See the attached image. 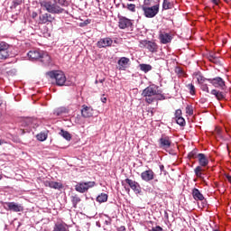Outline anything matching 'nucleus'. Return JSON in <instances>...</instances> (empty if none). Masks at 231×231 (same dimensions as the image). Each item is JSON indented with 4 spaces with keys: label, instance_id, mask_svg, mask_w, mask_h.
Listing matches in <instances>:
<instances>
[{
    "label": "nucleus",
    "instance_id": "nucleus-1",
    "mask_svg": "<svg viewBox=\"0 0 231 231\" xmlns=\"http://www.w3.org/2000/svg\"><path fill=\"white\" fill-rule=\"evenodd\" d=\"M199 161V166L194 169L195 176L199 180H205V168L208 166V156L205 153H199L197 155Z\"/></svg>",
    "mask_w": 231,
    "mask_h": 231
},
{
    "label": "nucleus",
    "instance_id": "nucleus-2",
    "mask_svg": "<svg viewBox=\"0 0 231 231\" xmlns=\"http://www.w3.org/2000/svg\"><path fill=\"white\" fill-rule=\"evenodd\" d=\"M142 97L145 98V102L147 104H152L154 100H163L165 99V97L163 95L158 96V92H156V89L152 87H148L143 89L142 93Z\"/></svg>",
    "mask_w": 231,
    "mask_h": 231
},
{
    "label": "nucleus",
    "instance_id": "nucleus-3",
    "mask_svg": "<svg viewBox=\"0 0 231 231\" xmlns=\"http://www.w3.org/2000/svg\"><path fill=\"white\" fill-rule=\"evenodd\" d=\"M48 75L52 80H55L56 86H69L66 81V74L61 70H51L48 72Z\"/></svg>",
    "mask_w": 231,
    "mask_h": 231
},
{
    "label": "nucleus",
    "instance_id": "nucleus-4",
    "mask_svg": "<svg viewBox=\"0 0 231 231\" xmlns=\"http://www.w3.org/2000/svg\"><path fill=\"white\" fill-rule=\"evenodd\" d=\"M142 11L143 12L144 17L147 19H152L153 17H156L158 14L160 13V0H156L154 2V5L148 7H141Z\"/></svg>",
    "mask_w": 231,
    "mask_h": 231
},
{
    "label": "nucleus",
    "instance_id": "nucleus-5",
    "mask_svg": "<svg viewBox=\"0 0 231 231\" xmlns=\"http://www.w3.org/2000/svg\"><path fill=\"white\" fill-rule=\"evenodd\" d=\"M40 5L42 8L49 12V14H62L64 9L60 7L59 5L51 3V1H41Z\"/></svg>",
    "mask_w": 231,
    "mask_h": 231
},
{
    "label": "nucleus",
    "instance_id": "nucleus-6",
    "mask_svg": "<svg viewBox=\"0 0 231 231\" xmlns=\"http://www.w3.org/2000/svg\"><path fill=\"white\" fill-rule=\"evenodd\" d=\"M12 55V51L10 44L5 42H0V60H6V59H10Z\"/></svg>",
    "mask_w": 231,
    "mask_h": 231
},
{
    "label": "nucleus",
    "instance_id": "nucleus-7",
    "mask_svg": "<svg viewBox=\"0 0 231 231\" xmlns=\"http://www.w3.org/2000/svg\"><path fill=\"white\" fill-rule=\"evenodd\" d=\"M97 185V182L95 181H88V182H79L75 189L77 192H80V194H84V192H88L89 189H93Z\"/></svg>",
    "mask_w": 231,
    "mask_h": 231
},
{
    "label": "nucleus",
    "instance_id": "nucleus-8",
    "mask_svg": "<svg viewBox=\"0 0 231 231\" xmlns=\"http://www.w3.org/2000/svg\"><path fill=\"white\" fill-rule=\"evenodd\" d=\"M158 143L160 149H162V151H169L172 145V140H171L169 135H162L158 141Z\"/></svg>",
    "mask_w": 231,
    "mask_h": 231
},
{
    "label": "nucleus",
    "instance_id": "nucleus-9",
    "mask_svg": "<svg viewBox=\"0 0 231 231\" xmlns=\"http://www.w3.org/2000/svg\"><path fill=\"white\" fill-rule=\"evenodd\" d=\"M172 39H174L172 32L163 30L159 32V40L161 44H170V42H172Z\"/></svg>",
    "mask_w": 231,
    "mask_h": 231
},
{
    "label": "nucleus",
    "instance_id": "nucleus-10",
    "mask_svg": "<svg viewBox=\"0 0 231 231\" xmlns=\"http://www.w3.org/2000/svg\"><path fill=\"white\" fill-rule=\"evenodd\" d=\"M4 208L5 210H11L12 212H23L24 210L23 205L17 204L15 202H5Z\"/></svg>",
    "mask_w": 231,
    "mask_h": 231
},
{
    "label": "nucleus",
    "instance_id": "nucleus-11",
    "mask_svg": "<svg viewBox=\"0 0 231 231\" xmlns=\"http://www.w3.org/2000/svg\"><path fill=\"white\" fill-rule=\"evenodd\" d=\"M118 19V27L120 30H125V28H131L133 26V22L131 19L125 16H119Z\"/></svg>",
    "mask_w": 231,
    "mask_h": 231
},
{
    "label": "nucleus",
    "instance_id": "nucleus-12",
    "mask_svg": "<svg viewBox=\"0 0 231 231\" xmlns=\"http://www.w3.org/2000/svg\"><path fill=\"white\" fill-rule=\"evenodd\" d=\"M156 178V174L152 169H148L141 173V179L143 181H146L149 183V181H152Z\"/></svg>",
    "mask_w": 231,
    "mask_h": 231
},
{
    "label": "nucleus",
    "instance_id": "nucleus-13",
    "mask_svg": "<svg viewBox=\"0 0 231 231\" xmlns=\"http://www.w3.org/2000/svg\"><path fill=\"white\" fill-rule=\"evenodd\" d=\"M208 82H209V84H212L214 88H217L218 89H225V80L219 77H217L215 79H208Z\"/></svg>",
    "mask_w": 231,
    "mask_h": 231
},
{
    "label": "nucleus",
    "instance_id": "nucleus-14",
    "mask_svg": "<svg viewBox=\"0 0 231 231\" xmlns=\"http://www.w3.org/2000/svg\"><path fill=\"white\" fill-rule=\"evenodd\" d=\"M125 183L129 185L130 189L135 192V194H140L142 192V188L140 187V184L136 182L135 180H133L131 179H125Z\"/></svg>",
    "mask_w": 231,
    "mask_h": 231
},
{
    "label": "nucleus",
    "instance_id": "nucleus-15",
    "mask_svg": "<svg viewBox=\"0 0 231 231\" xmlns=\"http://www.w3.org/2000/svg\"><path fill=\"white\" fill-rule=\"evenodd\" d=\"M97 48H111L113 46V39L109 37L101 38L97 43Z\"/></svg>",
    "mask_w": 231,
    "mask_h": 231
},
{
    "label": "nucleus",
    "instance_id": "nucleus-16",
    "mask_svg": "<svg viewBox=\"0 0 231 231\" xmlns=\"http://www.w3.org/2000/svg\"><path fill=\"white\" fill-rule=\"evenodd\" d=\"M141 44H143V46H144V48H146V50H149V51H151L152 53H156V51H158V44H156V42H154L143 41Z\"/></svg>",
    "mask_w": 231,
    "mask_h": 231
},
{
    "label": "nucleus",
    "instance_id": "nucleus-17",
    "mask_svg": "<svg viewBox=\"0 0 231 231\" xmlns=\"http://www.w3.org/2000/svg\"><path fill=\"white\" fill-rule=\"evenodd\" d=\"M53 19L55 18L48 13L42 14L39 16V24H48V23H52Z\"/></svg>",
    "mask_w": 231,
    "mask_h": 231
},
{
    "label": "nucleus",
    "instance_id": "nucleus-18",
    "mask_svg": "<svg viewBox=\"0 0 231 231\" xmlns=\"http://www.w3.org/2000/svg\"><path fill=\"white\" fill-rule=\"evenodd\" d=\"M42 55V51L39 49L32 50L27 53V57L30 59V60H39Z\"/></svg>",
    "mask_w": 231,
    "mask_h": 231
},
{
    "label": "nucleus",
    "instance_id": "nucleus-19",
    "mask_svg": "<svg viewBox=\"0 0 231 231\" xmlns=\"http://www.w3.org/2000/svg\"><path fill=\"white\" fill-rule=\"evenodd\" d=\"M81 109V115L84 118H91L93 116V108L84 105Z\"/></svg>",
    "mask_w": 231,
    "mask_h": 231
},
{
    "label": "nucleus",
    "instance_id": "nucleus-20",
    "mask_svg": "<svg viewBox=\"0 0 231 231\" xmlns=\"http://www.w3.org/2000/svg\"><path fill=\"white\" fill-rule=\"evenodd\" d=\"M40 60L44 66H50V64H51V57L48 55V52H44L43 51L42 52Z\"/></svg>",
    "mask_w": 231,
    "mask_h": 231
},
{
    "label": "nucleus",
    "instance_id": "nucleus-21",
    "mask_svg": "<svg viewBox=\"0 0 231 231\" xmlns=\"http://www.w3.org/2000/svg\"><path fill=\"white\" fill-rule=\"evenodd\" d=\"M129 62H130L129 58H125V57L120 58V60L117 61L119 69L121 71H125V69L127 68V64H129Z\"/></svg>",
    "mask_w": 231,
    "mask_h": 231
},
{
    "label": "nucleus",
    "instance_id": "nucleus-22",
    "mask_svg": "<svg viewBox=\"0 0 231 231\" xmlns=\"http://www.w3.org/2000/svg\"><path fill=\"white\" fill-rule=\"evenodd\" d=\"M192 197L195 201H203V199H205L203 194L196 188L192 189Z\"/></svg>",
    "mask_w": 231,
    "mask_h": 231
},
{
    "label": "nucleus",
    "instance_id": "nucleus-23",
    "mask_svg": "<svg viewBox=\"0 0 231 231\" xmlns=\"http://www.w3.org/2000/svg\"><path fill=\"white\" fill-rule=\"evenodd\" d=\"M69 109L64 106H60L56 110H54V115L56 116H66V115H69Z\"/></svg>",
    "mask_w": 231,
    "mask_h": 231
},
{
    "label": "nucleus",
    "instance_id": "nucleus-24",
    "mask_svg": "<svg viewBox=\"0 0 231 231\" xmlns=\"http://www.w3.org/2000/svg\"><path fill=\"white\" fill-rule=\"evenodd\" d=\"M52 231H69L68 226L64 222L55 224Z\"/></svg>",
    "mask_w": 231,
    "mask_h": 231
},
{
    "label": "nucleus",
    "instance_id": "nucleus-25",
    "mask_svg": "<svg viewBox=\"0 0 231 231\" xmlns=\"http://www.w3.org/2000/svg\"><path fill=\"white\" fill-rule=\"evenodd\" d=\"M211 95H214L216 97L217 100H225V93L213 89L211 90Z\"/></svg>",
    "mask_w": 231,
    "mask_h": 231
},
{
    "label": "nucleus",
    "instance_id": "nucleus-26",
    "mask_svg": "<svg viewBox=\"0 0 231 231\" xmlns=\"http://www.w3.org/2000/svg\"><path fill=\"white\" fill-rule=\"evenodd\" d=\"M122 7L123 8H126V10H128L129 12H132L133 14H134V12H136V5L134 4H122Z\"/></svg>",
    "mask_w": 231,
    "mask_h": 231
},
{
    "label": "nucleus",
    "instance_id": "nucleus-27",
    "mask_svg": "<svg viewBox=\"0 0 231 231\" xmlns=\"http://www.w3.org/2000/svg\"><path fill=\"white\" fill-rule=\"evenodd\" d=\"M139 68L141 71H143L144 73H148V71H151V69H152V66H151L150 64H140Z\"/></svg>",
    "mask_w": 231,
    "mask_h": 231
},
{
    "label": "nucleus",
    "instance_id": "nucleus-28",
    "mask_svg": "<svg viewBox=\"0 0 231 231\" xmlns=\"http://www.w3.org/2000/svg\"><path fill=\"white\" fill-rule=\"evenodd\" d=\"M60 136H62L67 142L71 141V134L68 131L60 130Z\"/></svg>",
    "mask_w": 231,
    "mask_h": 231
},
{
    "label": "nucleus",
    "instance_id": "nucleus-29",
    "mask_svg": "<svg viewBox=\"0 0 231 231\" xmlns=\"http://www.w3.org/2000/svg\"><path fill=\"white\" fill-rule=\"evenodd\" d=\"M36 138L39 140V142H45V140L48 139V133L42 132L36 135Z\"/></svg>",
    "mask_w": 231,
    "mask_h": 231
},
{
    "label": "nucleus",
    "instance_id": "nucleus-30",
    "mask_svg": "<svg viewBox=\"0 0 231 231\" xmlns=\"http://www.w3.org/2000/svg\"><path fill=\"white\" fill-rule=\"evenodd\" d=\"M196 79H197L199 84H200V85H201V84H205L206 82H208V79L203 77V76H202L201 74H199V73H197V74H196Z\"/></svg>",
    "mask_w": 231,
    "mask_h": 231
},
{
    "label": "nucleus",
    "instance_id": "nucleus-31",
    "mask_svg": "<svg viewBox=\"0 0 231 231\" xmlns=\"http://www.w3.org/2000/svg\"><path fill=\"white\" fill-rule=\"evenodd\" d=\"M97 203H106V201H107V194L101 193L99 196H97Z\"/></svg>",
    "mask_w": 231,
    "mask_h": 231
},
{
    "label": "nucleus",
    "instance_id": "nucleus-32",
    "mask_svg": "<svg viewBox=\"0 0 231 231\" xmlns=\"http://www.w3.org/2000/svg\"><path fill=\"white\" fill-rule=\"evenodd\" d=\"M171 8H172V3H171V0H163L162 10H171Z\"/></svg>",
    "mask_w": 231,
    "mask_h": 231
},
{
    "label": "nucleus",
    "instance_id": "nucleus-33",
    "mask_svg": "<svg viewBox=\"0 0 231 231\" xmlns=\"http://www.w3.org/2000/svg\"><path fill=\"white\" fill-rule=\"evenodd\" d=\"M71 202H72L74 208H77V205H79V203H80V197H79L77 195L72 196Z\"/></svg>",
    "mask_w": 231,
    "mask_h": 231
},
{
    "label": "nucleus",
    "instance_id": "nucleus-34",
    "mask_svg": "<svg viewBox=\"0 0 231 231\" xmlns=\"http://www.w3.org/2000/svg\"><path fill=\"white\" fill-rule=\"evenodd\" d=\"M49 185H50V189H62V184H60V182L51 181Z\"/></svg>",
    "mask_w": 231,
    "mask_h": 231
},
{
    "label": "nucleus",
    "instance_id": "nucleus-35",
    "mask_svg": "<svg viewBox=\"0 0 231 231\" xmlns=\"http://www.w3.org/2000/svg\"><path fill=\"white\" fill-rule=\"evenodd\" d=\"M186 115L188 116H192V115H194V106H192L191 105H188L186 106Z\"/></svg>",
    "mask_w": 231,
    "mask_h": 231
},
{
    "label": "nucleus",
    "instance_id": "nucleus-36",
    "mask_svg": "<svg viewBox=\"0 0 231 231\" xmlns=\"http://www.w3.org/2000/svg\"><path fill=\"white\" fill-rule=\"evenodd\" d=\"M153 4H154V0H143V4L141 6V8L152 6Z\"/></svg>",
    "mask_w": 231,
    "mask_h": 231
},
{
    "label": "nucleus",
    "instance_id": "nucleus-37",
    "mask_svg": "<svg viewBox=\"0 0 231 231\" xmlns=\"http://www.w3.org/2000/svg\"><path fill=\"white\" fill-rule=\"evenodd\" d=\"M175 121L178 124V125H180V127H185V125H186L185 118L179 117L178 119H175Z\"/></svg>",
    "mask_w": 231,
    "mask_h": 231
},
{
    "label": "nucleus",
    "instance_id": "nucleus-38",
    "mask_svg": "<svg viewBox=\"0 0 231 231\" xmlns=\"http://www.w3.org/2000/svg\"><path fill=\"white\" fill-rule=\"evenodd\" d=\"M183 113L181 112V109H177L174 114V120H178L179 118L183 117Z\"/></svg>",
    "mask_w": 231,
    "mask_h": 231
},
{
    "label": "nucleus",
    "instance_id": "nucleus-39",
    "mask_svg": "<svg viewBox=\"0 0 231 231\" xmlns=\"http://www.w3.org/2000/svg\"><path fill=\"white\" fill-rule=\"evenodd\" d=\"M200 88L206 93H210V89H208V85H207L206 83L200 84Z\"/></svg>",
    "mask_w": 231,
    "mask_h": 231
},
{
    "label": "nucleus",
    "instance_id": "nucleus-40",
    "mask_svg": "<svg viewBox=\"0 0 231 231\" xmlns=\"http://www.w3.org/2000/svg\"><path fill=\"white\" fill-rule=\"evenodd\" d=\"M188 88L189 89L190 95H195L196 94V87H194L192 84H189Z\"/></svg>",
    "mask_w": 231,
    "mask_h": 231
},
{
    "label": "nucleus",
    "instance_id": "nucleus-41",
    "mask_svg": "<svg viewBox=\"0 0 231 231\" xmlns=\"http://www.w3.org/2000/svg\"><path fill=\"white\" fill-rule=\"evenodd\" d=\"M150 231H163V228L162 226H157L155 227H152Z\"/></svg>",
    "mask_w": 231,
    "mask_h": 231
},
{
    "label": "nucleus",
    "instance_id": "nucleus-42",
    "mask_svg": "<svg viewBox=\"0 0 231 231\" xmlns=\"http://www.w3.org/2000/svg\"><path fill=\"white\" fill-rule=\"evenodd\" d=\"M60 6H66V0H57Z\"/></svg>",
    "mask_w": 231,
    "mask_h": 231
},
{
    "label": "nucleus",
    "instance_id": "nucleus-43",
    "mask_svg": "<svg viewBox=\"0 0 231 231\" xmlns=\"http://www.w3.org/2000/svg\"><path fill=\"white\" fill-rule=\"evenodd\" d=\"M101 102H103V104H106V102H107V97H106L105 95H103V97H101Z\"/></svg>",
    "mask_w": 231,
    "mask_h": 231
},
{
    "label": "nucleus",
    "instance_id": "nucleus-44",
    "mask_svg": "<svg viewBox=\"0 0 231 231\" xmlns=\"http://www.w3.org/2000/svg\"><path fill=\"white\" fill-rule=\"evenodd\" d=\"M117 231H125V226H121L117 227Z\"/></svg>",
    "mask_w": 231,
    "mask_h": 231
},
{
    "label": "nucleus",
    "instance_id": "nucleus-45",
    "mask_svg": "<svg viewBox=\"0 0 231 231\" xmlns=\"http://www.w3.org/2000/svg\"><path fill=\"white\" fill-rule=\"evenodd\" d=\"M51 180H45V181H44L45 187H50V184H51Z\"/></svg>",
    "mask_w": 231,
    "mask_h": 231
},
{
    "label": "nucleus",
    "instance_id": "nucleus-46",
    "mask_svg": "<svg viewBox=\"0 0 231 231\" xmlns=\"http://www.w3.org/2000/svg\"><path fill=\"white\" fill-rule=\"evenodd\" d=\"M84 23H85V24H91V20L88 19Z\"/></svg>",
    "mask_w": 231,
    "mask_h": 231
},
{
    "label": "nucleus",
    "instance_id": "nucleus-47",
    "mask_svg": "<svg viewBox=\"0 0 231 231\" xmlns=\"http://www.w3.org/2000/svg\"><path fill=\"white\" fill-rule=\"evenodd\" d=\"M212 3H214V5H219V0H212Z\"/></svg>",
    "mask_w": 231,
    "mask_h": 231
},
{
    "label": "nucleus",
    "instance_id": "nucleus-48",
    "mask_svg": "<svg viewBox=\"0 0 231 231\" xmlns=\"http://www.w3.org/2000/svg\"><path fill=\"white\" fill-rule=\"evenodd\" d=\"M226 178H227V181H229V183H231V176L227 175Z\"/></svg>",
    "mask_w": 231,
    "mask_h": 231
},
{
    "label": "nucleus",
    "instance_id": "nucleus-49",
    "mask_svg": "<svg viewBox=\"0 0 231 231\" xmlns=\"http://www.w3.org/2000/svg\"><path fill=\"white\" fill-rule=\"evenodd\" d=\"M35 17H37V13L33 12L32 13V18L35 19Z\"/></svg>",
    "mask_w": 231,
    "mask_h": 231
},
{
    "label": "nucleus",
    "instance_id": "nucleus-50",
    "mask_svg": "<svg viewBox=\"0 0 231 231\" xmlns=\"http://www.w3.org/2000/svg\"><path fill=\"white\" fill-rule=\"evenodd\" d=\"M160 169H161V171H163L164 166H163V165H161V166H160Z\"/></svg>",
    "mask_w": 231,
    "mask_h": 231
},
{
    "label": "nucleus",
    "instance_id": "nucleus-51",
    "mask_svg": "<svg viewBox=\"0 0 231 231\" xmlns=\"http://www.w3.org/2000/svg\"><path fill=\"white\" fill-rule=\"evenodd\" d=\"M100 84L104 83V79L99 80Z\"/></svg>",
    "mask_w": 231,
    "mask_h": 231
},
{
    "label": "nucleus",
    "instance_id": "nucleus-52",
    "mask_svg": "<svg viewBox=\"0 0 231 231\" xmlns=\"http://www.w3.org/2000/svg\"><path fill=\"white\" fill-rule=\"evenodd\" d=\"M2 105H3V100L0 99V106H2Z\"/></svg>",
    "mask_w": 231,
    "mask_h": 231
},
{
    "label": "nucleus",
    "instance_id": "nucleus-53",
    "mask_svg": "<svg viewBox=\"0 0 231 231\" xmlns=\"http://www.w3.org/2000/svg\"><path fill=\"white\" fill-rule=\"evenodd\" d=\"M0 145H3V141L0 139Z\"/></svg>",
    "mask_w": 231,
    "mask_h": 231
},
{
    "label": "nucleus",
    "instance_id": "nucleus-54",
    "mask_svg": "<svg viewBox=\"0 0 231 231\" xmlns=\"http://www.w3.org/2000/svg\"><path fill=\"white\" fill-rule=\"evenodd\" d=\"M96 84H98V80H96Z\"/></svg>",
    "mask_w": 231,
    "mask_h": 231
},
{
    "label": "nucleus",
    "instance_id": "nucleus-55",
    "mask_svg": "<svg viewBox=\"0 0 231 231\" xmlns=\"http://www.w3.org/2000/svg\"><path fill=\"white\" fill-rule=\"evenodd\" d=\"M1 178H2V177H1V175H0V180H1Z\"/></svg>",
    "mask_w": 231,
    "mask_h": 231
}]
</instances>
